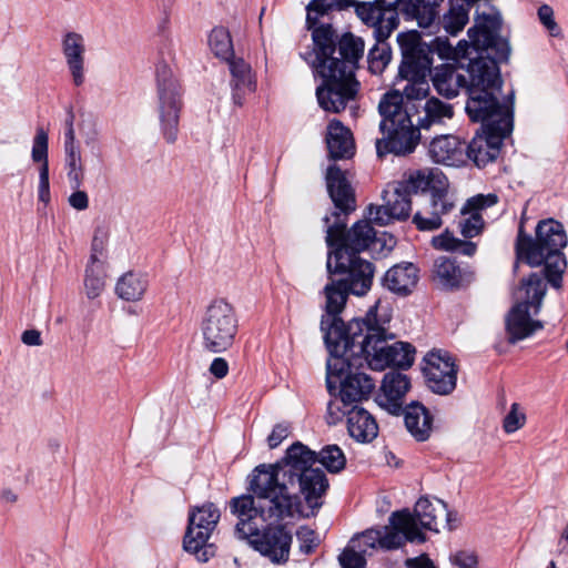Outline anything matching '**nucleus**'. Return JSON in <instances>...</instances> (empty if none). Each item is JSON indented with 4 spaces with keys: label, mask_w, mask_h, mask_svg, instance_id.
Returning <instances> with one entry per match:
<instances>
[{
    "label": "nucleus",
    "mask_w": 568,
    "mask_h": 568,
    "mask_svg": "<svg viewBox=\"0 0 568 568\" xmlns=\"http://www.w3.org/2000/svg\"><path fill=\"white\" fill-rule=\"evenodd\" d=\"M314 454L297 442L276 464H262L254 468L250 479L252 495L231 500L232 513L237 517L235 535L274 564L288 560L292 535L284 526H271L291 517L300 506V495L311 508H318V499L326 491V477L310 468Z\"/></svg>",
    "instance_id": "nucleus-1"
},
{
    "label": "nucleus",
    "mask_w": 568,
    "mask_h": 568,
    "mask_svg": "<svg viewBox=\"0 0 568 568\" xmlns=\"http://www.w3.org/2000/svg\"><path fill=\"white\" fill-rule=\"evenodd\" d=\"M403 91L389 90L378 102L381 115L379 131L383 134L376 140V152L379 158L388 153L406 155L412 153L419 143L420 133L415 125V116L419 114L422 104L429 92L427 79H405Z\"/></svg>",
    "instance_id": "nucleus-4"
},
{
    "label": "nucleus",
    "mask_w": 568,
    "mask_h": 568,
    "mask_svg": "<svg viewBox=\"0 0 568 568\" xmlns=\"http://www.w3.org/2000/svg\"><path fill=\"white\" fill-rule=\"evenodd\" d=\"M105 288V272L103 264L88 263L84 270L83 292L89 300L102 295Z\"/></svg>",
    "instance_id": "nucleus-39"
},
{
    "label": "nucleus",
    "mask_w": 568,
    "mask_h": 568,
    "mask_svg": "<svg viewBox=\"0 0 568 568\" xmlns=\"http://www.w3.org/2000/svg\"><path fill=\"white\" fill-rule=\"evenodd\" d=\"M325 310L327 313V316L331 317V324L328 331H333V334L337 333H344L345 329H343V323L338 318V314L343 311L347 294L349 293L344 286L341 285V283L332 282L331 284H327L325 286ZM326 321L323 318L321 323L322 331L325 333L326 329Z\"/></svg>",
    "instance_id": "nucleus-28"
},
{
    "label": "nucleus",
    "mask_w": 568,
    "mask_h": 568,
    "mask_svg": "<svg viewBox=\"0 0 568 568\" xmlns=\"http://www.w3.org/2000/svg\"><path fill=\"white\" fill-rule=\"evenodd\" d=\"M410 516L414 518L417 529V521L422 527L436 532L440 528L453 529L452 514L448 511L447 505L438 498H419L415 505L414 515L410 514Z\"/></svg>",
    "instance_id": "nucleus-19"
},
{
    "label": "nucleus",
    "mask_w": 568,
    "mask_h": 568,
    "mask_svg": "<svg viewBox=\"0 0 568 568\" xmlns=\"http://www.w3.org/2000/svg\"><path fill=\"white\" fill-rule=\"evenodd\" d=\"M306 448L311 452L308 447ZM312 453L314 454V460L310 465V468L312 469H314L313 465L315 464L316 460H318L331 473H338L345 467V455L337 445H328L324 447L320 452L318 456H316V454L313 450ZM316 469L320 470L325 476V474L320 468Z\"/></svg>",
    "instance_id": "nucleus-41"
},
{
    "label": "nucleus",
    "mask_w": 568,
    "mask_h": 568,
    "mask_svg": "<svg viewBox=\"0 0 568 568\" xmlns=\"http://www.w3.org/2000/svg\"><path fill=\"white\" fill-rule=\"evenodd\" d=\"M432 244L437 250L457 252L466 256H473L477 250L474 242L459 240L448 231L434 236Z\"/></svg>",
    "instance_id": "nucleus-40"
},
{
    "label": "nucleus",
    "mask_w": 568,
    "mask_h": 568,
    "mask_svg": "<svg viewBox=\"0 0 568 568\" xmlns=\"http://www.w3.org/2000/svg\"><path fill=\"white\" fill-rule=\"evenodd\" d=\"M300 549L304 554H311L320 545V537L315 530L307 526H301L296 531Z\"/></svg>",
    "instance_id": "nucleus-52"
},
{
    "label": "nucleus",
    "mask_w": 568,
    "mask_h": 568,
    "mask_svg": "<svg viewBox=\"0 0 568 568\" xmlns=\"http://www.w3.org/2000/svg\"><path fill=\"white\" fill-rule=\"evenodd\" d=\"M547 283L541 274L532 273L521 281L515 293V303H524L537 315L540 312L542 300L546 295Z\"/></svg>",
    "instance_id": "nucleus-30"
},
{
    "label": "nucleus",
    "mask_w": 568,
    "mask_h": 568,
    "mask_svg": "<svg viewBox=\"0 0 568 568\" xmlns=\"http://www.w3.org/2000/svg\"><path fill=\"white\" fill-rule=\"evenodd\" d=\"M428 154L434 162L448 166H459L466 162L464 143L450 134L434 138Z\"/></svg>",
    "instance_id": "nucleus-23"
},
{
    "label": "nucleus",
    "mask_w": 568,
    "mask_h": 568,
    "mask_svg": "<svg viewBox=\"0 0 568 568\" xmlns=\"http://www.w3.org/2000/svg\"><path fill=\"white\" fill-rule=\"evenodd\" d=\"M290 427L286 424H277L267 437V444L271 449L276 448L288 436Z\"/></svg>",
    "instance_id": "nucleus-57"
},
{
    "label": "nucleus",
    "mask_w": 568,
    "mask_h": 568,
    "mask_svg": "<svg viewBox=\"0 0 568 568\" xmlns=\"http://www.w3.org/2000/svg\"><path fill=\"white\" fill-rule=\"evenodd\" d=\"M532 310L524 303H515L505 317L507 339L515 344L542 329V322L535 320Z\"/></svg>",
    "instance_id": "nucleus-20"
},
{
    "label": "nucleus",
    "mask_w": 568,
    "mask_h": 568,
    "mask_svg": "<svg viewBox=\"0 0 568 568\" xmlns=\"http://www.w3.org/2000/svg\"><path fill=\"white\" fill-rule=\"evenodd\" d=\"M450 561L458 568H478V557L471 550H458L450 556Z\"/></svg>",
    "instance_id": "nucleus-55"
},
{
    "label": "nucleus",
    "mask_w": 568,
    "mask_h": 568,
    "mask_svg": "<svg viewBox=\"0 0 568 568\" xmlns=\"http://www.w3.org/2000/svg\"><path fill=\"white\" fill-rule=\"evenodd\" d=\"M347 429L349 435L359 443H369L378 434L375 418L366 409L357 406L347 413Z\"/></svg>",
    "instance_id": "nucleus-31"
},
{
    "label": "nucleus",
    "mask_w": 568,
    "mask_h": 568,
    "mask_svg": "<svg viewBox=\"0 0 568 568\" xmlns=\"http://www.w3.org/2000/svg\"><path fill=\"white\" fill-rule=\"evenodd\" d=\"M410 193L399 183L394 182L383 193L384 203L396 220H405L412 211Z\"/></svg>",
    "instance_id": "nucleus-34"
},
{
    "label": "nucleus",
    "mask_w": 568,
    "mask_h": 568,
    "mask_svg": "<svg viewBox=\"0 0 568 568\" xmlns=\"http://www.w3.org/2000/svg\"><path fill=\"white\" fill-rule=\"evenodd\" d=\"M498 202L496 194H478L466 201L460 210L463 219L459 222V230L464 237L471 239L479 235L484 227L481 212L494 206Z\"/></svg>",
    "instance_id": "nucleus-21"
},
{
    "label": "nucleus",
    "mask_w": 568,
    "mask_h": 568,
    "mask_svg": "<svg viewBox=\"0 0 568 568\" xmlns=\"http://www.w3.org/2000/svg\"><path fill=\"white\" fill-rule=\"evenodd\" d=\"M348 541L347 546L338 556V562L342 568H365V555L358 548Z\"/></svg>",
    "instance_id": "nucleus-50"
},
{
    "label": "nucleus",
    "mask_w": 568,
    "mask_h": 568,
    "mask_svg": "<svg viewBox=\"0 0 568 568\" xmlns=\"http://www.w3.org/2000/svg\"><path fill=\"white\" fill-rule=\"evenodd\" d=\"M365 217L369 223L373 222L381 226L388 225L393 220H396L385 203L383 205H369Z\"/></svg>",
    "instance_id": "nucleus-53"
},
{
    "label": "nucleus",
    "mask_w": 568,
    "mask_h": 568,
    "mask_svg": "<svg viewBox=\"0 0 568 568\" xmlns=\"http://www.w3.org/2000/svg\"><path fill=\"white\" fill-rule=\"evenodd\" d=\"M467 34L468 38H470L468 32ZM470 49L478 53L477 57H494V52L476 47L471 39H469V41L462 40L456 47H453L447 38L438 37L434 41V50L445 59L459 60L469 58L471 61L474 58H470Z\"/></svg>",
    "instance_id": "nucleus-35"
},
{
    "label": "nucleus",
    "mask_w": 568,
    "mask_h": 568,
    "mask_svg": "<svg viewBox=\"0 0 568 568\" xmlns=\"http://www.w3.org/2000/svg\"><path fill=\"white\" fill-rule=\"evenodd\" d=\"M390 318L388 308L378 300L369 307L365 317L354 318L348 323L351 345L357 347L358 355L374 371H384L390 366V344L387 343L394 338L387 328Z\"/></svg>",
    "instance_id": "nucleus-7"
},
{
    "label": "nucleus",
    "mask_w": 568,
    "mask_h": 568,
    "mask_svg": "<svg viewBox=\"0 0 568 568\" xmlns=\"http://www.w3.org/2000/svg\"><path fill=\"white\" fill-rule=\"evenodd\" d=\"M336 0H312L307 6L306 23L312 29L316 48V71L323 83L316 89L322 109L339 113L356 95L358 82L355 69L364 52V42L352 33L344 34L335 47L336 34L329 24L315 27L321 16L327 13Z\"/></svg>",
    "instance_id": "nucleus-2"
},
{
    "label": "nucleus",
    "mask_w": 568,
    "mask_h": 568,
    "mask_svg": "<svg viewBox=\"0 0 568 568\" xmlns=\"http://www.w3.org/2000/svg\"><path fill=\"white\" fill-rule=\"evenodd\" d=\"M325 342L329 352L326 369V383L329 389L336 388L337 384L343 382L352 367V358L357 357L358 351L355 345H351L348 336V325L344 333L333 334V331L325 333Z\"/></svg>",
    "instance_id": "nucleus-15"
},
{
    "label": "nucleus",
    "mask_w": 568,
    "mask_h": 568,
    "mask_svg": "<svg viewBox=\"0 0 568 568\" xmlns=\"http://www.w3.org/2000/svg\"><path fill=\"white\" fill-rule=\"evenodd\" d=\"M423 368L429 388L446 395L456 387L457 371L453 357L442 349H434L425 356Z\"/></svg>",
    "instance_id": "nucleus-17"
},
{
    "label": "nucleus",
    "mask_w": 568,
    "mask_h": 568,
    "mask_svg": "<svg viewBox=\"0 0 568 568\" xmlns=\"http://www.w3.org/2000/svg\"><path fill=\"white\" fill-rule=\"evenodd\" d=\"M68 178L74 187H80L83 181V164L79 148L64 149Z\"/></svg>",
    "instance_id": "nucleus-44"
},
{
    "label": "nucleus",
    "mask_w": 568,
    "mask_h": 568,
    "mask_svg": "<svg viewBox=\"0 0 568 568\" xmlns=\"http://www.w3.org/2000/svg\"><path fill=\"white\" fill-rule=\"evenodd\" d=\"M432 81L438 94L447 99L455 98L459 93V90L463 88L467 89L469 83L464 74L448 64L435 68Z\"/></svg>",
    "instance_id": "nucleus-33"
},
{
    "label": "nucleus",
    "mask_w": 568,
    "mask_h": 568,
    "mask_svg": "<svg viewBox=\"0 0 568 568\" xmlns=\"http://www.w3.org/2000/svg\"><path fill=\"white\" fill-rule=\"evenodd\" d=\"M434 274L438 283L445 288H457L465 282L462 268L453 260L445 256L435 261Z\"/></svg>",
    "instance_id": "nucleus-38"
},
{
    "label": "nucleus",
    "mask_w": 568,
    "mask_h": 568,
    "mask_svg": "<svg viewBox=\"0 0 568 568\" xmlns=\"http://www.w3.org/2000/svg\"><path fill=\"white\" fill-rule=\"evenodd\" d=\"M38 199L44 204L50 202L49 169L45 168H39Z\"/></svg>",
    "instance_id": "nucleus-56"
},
{
    "label": "nucleus",
    "mask_w": 568,
    "mask_h": 568,
    "mask_svg": "<svg viewBox=\"0 0 568 568\" xmlns=\"http://www.w3.org/2000/svg\"><path fill=\"white\" fill-rule=\"evenodd\" d=\"M410 388L407 375L399 372L385 374L377 402L390 414L398 415L404 405L405 396Z\"/></svg>",
    "instance_id": "nucleus-22"
},
{
    "label": "nucleus",
    "mask_w": 568,
    "mask_h": 568,
    "mask_svg": "<svg viewBox=\"0 0 568 568\" xmlns=\"http://www.w3.org/2000/svg\"><path fill=\"white\" fill-rule=\"evenodd\" d=\"M425 116L420 118L419 114L415 116V125L420 129H429L433 124L442 123L445 119H452L454 115L453 106L444 103L437 98L427 100L424 104Z\"/></svg>",
    "instance_id": "nucleus-37"
},
{
    "label": "nucleus",
    "mask_w": 568,
    "mask_h": 568,
    "mask_svg": "<svg viewBox=\"0 0 568 568\" xmlns=\"http://www.w3.org/2000/svg\"><path fill=\"white\" fill-rule=\"evenodd\" d=\"M232 75V100L235 105L242 106L246 93L255 90V81L253 80L252 69L242 58L232 57L226 60Z\"/></svg>",
    "instance_id": "nucleus-27"
},
{
    "label": "nucleus",
    "mask_w": 568,
    "mask_h": 568,
    "mask_svg": "<svg viewBox=\"0 0 568 568\" xmlns=\"http://www.w3.org/2000/svg\"><path fill=\"white\" fill-rule=\"evenodd\" d=\"M510 132L507 118L499 121L498 125L481 128V132H477L465 149L466 159H470L478 168L495 161L499 155L504 139Z\"/></svg>",
    "instance_id": "nucleus-16"
},
{
    "label": "nucleus",
    "mask_w": 568,
    "mask_h": 568,
    "mask_svg": "<svg viewBox=\"0 0 568 568\" xmlns=\"http://www.w3.org/2000/svg\"><path fill=\"white\" fill-rule=\"evenodd\" d=\"M413 223L419 231H435L442 227L443 215L424 205L413 216Z\"/></svg>",
    "instance_id": "nucleus-46"
},
{
    "label": "nucleus",
    "mask_w": 568,
    "mask_h": 568,
    "mask_svg": "<svg viewBox=\"0 0 568 568\" xmlns=\"http://www.w3.org/2000/svg\"><path fill=\"white\" fill-rule=\"evenodd\" d=\"M356 14L364 23L374 28L377 43L368 52V68L372 73L381 74L392 59V50L386 40L399 23L397 0L358 3Z\"/></svg>",
    "instance_id": "nucleus-8"
},
{
    "label": "nucleus",
    "mask_w": 568,
    "mask_h": 568,
    "mask_svg": "<svg viewBox=\"0 0 568 568\" xmlns=\"http://www.w3.org/2000/svg\"><path fill=\"white\" fill-rule=\"evenodd\" d=\"M425 205L432 211L445 216L453 211L455 202L448 192V187H443V190L432 193Z\"/></svg>",
    "instance_id": "nucleus-47"
},
{
    "label": "nucleus",
    "mask_w": 568,
    "mask_h": 568,
    "mask_svg": "<svg viewBox=\"0 0 568 568\" xmlns=\"http://www.w3.org/2000/svg\"><path fill=\"white\" fill-rule=\"evenodd\" d=\"M538 18L540 23L548 30L551 37H560L561 29L555 21L554 10L548 4H542L538 9Z\"/></svg>",
    "instance_id": "nucleus-54"
},
{
    "label": "nucleus",
    "mask_w": 568,
    "mask_h": 568,
    "mask_svg": "<svg viewBox=\"0 0 568 568\" xmlns=\"http://www.w3.org/2000/svg\"><path fill=\"white\" fill-rule=\"evenodd\" d=\"M500 26L501 18L498 12L483 13L477 18L476 24L468 29L473 43L494 52V57H475L469 62L466 112L473 121L481 122V128L498 125L499 121L507 118L513 130L511 110L508 105L500 104L497 98L501 89L498 63L507 62L511 52L508 40L498 34Z\"/></svg>",
    "instance_id": "nucleus-3"
},
{
    "label": "nucleus",
    "mask_w": 568,
    "mask_h": 568,
    "mask_svg": "<svg viewBox=\"0 0 568 568\" xmlns=\"http://www.w3.org/2000/svg\"><path fill=\"white\" fill-rule=\"evenodd\" d=\"M148 290L146 278L138 273L128 272L116 282V295L128 302H138L142 300Z\"/></svg>",
    "instance_id": "nucleus-36"
},
{
    "label": "nucleus",
    "mask_w": 568,
    "mask_h": 568,
    "mask_svg": "<svg viewBox=\"0 0 568 568\" xmlns=\"http://www.w3.org/2000/svg\"><path fill=\"white\" fill-rule=\"evenodd\" d=\"M104 250V240L103 237H99L98 234L94 235L91 246V255L88 263L95 264H103V262L100 260V256L102 255Z\"/></svg>",
    "instance_id": "nucleus-59"
},
{
    "label": "nucleus",
    "mask_w": 568,
    "mask_h": 568,
    "mask_svg": "<svg viewBox=\"0 0 568 568\" xmlns=\"http://www.w3.org/2000/svg\"><path fill=\"white\" fill-rule=\"evenodd\" d=\"M526 423V415L520 409L519 404L514 403L510 407V410L504 418V430L507 434H511L520 429Z\"/></svg>",
    "instance_id": "nucleus-51"
},
{
    "label": "nucleus",
    "mask_w": 568,
    "mask_h": 568,
    "mask_svg": "<svg viewBox=\"0 0 568 568\" xmlns=\"http://www.w3.org/2000/svg\"><path fill=\"white\" fill-rule=\"evenodd\" d=\"M220 510L212 503L193 507L189 513V525L183 540L185 551L194 554L199 561L205 562L213 556L207 540L217 525Z\"/></svg>",
    "instance_id": "nucleus-13"
},
{
    "label": "nucleus",
    "mask_w": 568,
    "mask_h": 568,
    "mask_svg": "<svg viewBox=\"0 0 568 568\" xmlns=\"http://www.w3.org/2000/svg\"><path fill=\"white\" fill-rule=\"evenodd\" d=\"M444 0H416L417 19L420 27L427 28L437 17L436 8Z\"/></svg>",
    "instance_id": "nucleus-49"
},
{
    "label": "nucleus",
    "mask_w": 568,
    "mask_h": 568,
    "mask_svg": "<svg viewBox=\"0 0 568 568\" xmlns=\"http://www.w3.org/2000/svg\"><path fill=\"white\" fill-rule=\"evenodd\" d=\"M469 8L464 1L457 0L450 4L443 17V27L452 36H456L468 22Z\"/></svg>",
    "instance_id": "nucleus-42"
},
{
    "label": "nucleus",
    "mask_w": 568,
    "mask_h": 568,
    "mask_svg": "<svg viewBox=\"0 0 568 568\" xmlns=\"http://www.w3.org/2000/svg\"><path fill=\"white\" fill-rule=\"evenodd\" d=\"M31 158L40 168L49 169L48 161V134L43 129H38L33 138Z\"/></svg>",
    "instance_id": "nucleus-48"
},
{
    "label": "nucleus",
    "mask_w": 568,
    "mask_h": 568,
    "mask_svg": "<svg viewBox=\"0 0 568 568\" xmlns=\"http://www.w3.org/2000/svg\"><path fill=\"white\" fill-rule=\"evenodd\" d=\"M326 144L332 159H348L355 153V144L351 130L338 120H333L327 126Z\"/></svg>",
    "instance_id": "nucleus-29"
},
{
    "label": "nucleus",
    "mask_w": 568,
    "mask_h": 568,
    "mask_svg": "<svg viewBox=\"0 0 568 568\" xmlns=\"http://www.w3.org/2000/svg\"><path fill=\"white\" fill-rule=\"evenodd\" d=\"M407 432L417 440L425 442L434 429L430 412L420 403L413 402L403 409Z\"/></svg>",
    "instance_id": "nucleus-26"
},
{
    "label": "nucleus",
    "mask_w": 568,
    "mask_h": 568,
    "mask_svg": "<svg viewBox=\"0 0 568 568\" xmlns=\"http://www.w3.org/2000/svg\"><path fill=\"white\" fill-rule=\"evenodd\" d=\"M209 45L214 55L222 60L234 57L233 43L230 32L222 28H214L209 36Z\"/></svg>",
    "instance_id": "nucleus-43"
},
{
    "label": "nucleus",
    "mask_w": 568,
    "mask_h": 568,
    "mask_svg": "<svg viewBox=\"0 0 568 568\" xmlns=\"http://www.w3.org/2000/svg\"><path fill=\"white\" fill-rule=\"evenodd\" d=\"M327 270L329 273L344 274L338 282L354 295L362 296L371 290L374 277L373 264L346 248H335L328 254Z\"/></svg>",
    "instance_id": "nucleus-11"
},
{
    "label": "nucleus",
    "mask_w": 568,
    "mask_h": 568,
    "mask_svg": "<svg viewBox=\"0 0 568 568\" xmlns=\"http://www.w3.org/2000/svg\"><path fill=\"white\" fill-rule=\"evenodd\" d=\"M397 42L403 60L398 69L400 79H427L433 63L432 50L422 42L417 31L398 33Z\"/></svg>",
    "instance_id": "nucleus-14"
},
{
    "label": "nucleus",
    "mask_w": 568,
    "mask_h": 568,
    "mask_svg": "<svg viewBox=\"0 0 568 568\" xmlns=\"http://www.w3.org/2000/svg\"><path fill=\"white\" fill-rule=\"evenodd\" d=\"M419 270L409 262L396 264L384 276V286L394 294L407 296L417 286Z\"/></svg>",
    "instance_id": "nucleus-25"
},
{
    "label": "nucleus",
    "mask_w": 568,
    "mask_h": 568,
    "mask_svg": "<svg viewBox=\"0 0 568 568\" xmlns=\"http://www.w3.org/2000/svg\"><path fill=\"white\" fill-rule=\"evenodd\" d=\"M390 366L408 368L414 362L415 348L404 342H395L389 348Z\"/></svg>",
    "instance_id": "nucleus-45"
},
{
    "label": "nucleus",
    "mask_w": 568,
    "mask_h": 568,
    "mask_svg": "<svg viewBox=\"0 0 568 568\" xmlns=\"http://www.w3.org/2000/svg\"><path fill=\"white\" fill-rule=\"evenodd\" d=\"M159 119L164 139L169 143L176 141L180 112L182 109L181 88L166 65L156 70Z\"/></svg>",
    "instance_id": "nucleus-12"
},
{
    "label": "nucleus",
    "mask_w": 568,
    "mask_h": 568,
    "mask_svg": "<svg viewBox=\"0 0 568 568\" xmlns=\"http://www.w3.org/2000/svg\"><path fill=\"white\" fill-rule=\"evenodd\" d=\"M200 331L203 347L211 353H222L232 347L239 331V317L232 303L214 298L201 318Z\"/></svg>",
    "instance_id": "nucleus-10"
},
{
    "label": "nucleus",
    "mask_w": 568,
    "mask_h": 568,
    "mask_svg": "<svg viewBox=\"0 0 568 568\" xmlns=\"http://www.w3.org/2000/svg\"><path fill=\"white\" fill-rule=\"evenodd\" d=\"M79 148L75 144V132L74 129H67L64 133V149Z\"/></svg>",
    "instance_id": "nucleus-63"
},
{
    "label": "nucleus",
    "mask_w": 568,
    "mask_h": 568,
    "mask_svg": "<svg viewBox=\"0 0 568 568\" xmlns=\"http://www.w3.org/2000/svg\"><path fill=\"white\" fill-rule=\"evenodd\" d=\"M568 240L564 225L552 219L538 222L536 236L525 234L524 226H519L515 245L517 262L523 261L529 266L536 267L545 264V277L555 288L562 285V274L567 267V261L562 250Z\"/></svg>",
    "instance_id": "nucleus-6"
},
{
    "label": "nucleus",
    "mask_w": 568,
    "mask_h": 568,
    "mask_svg": "<svg viewBox=\"0 0 568 568\" xmlns=\"http://www.w3.org/2000/svg\"><path fill=\"white\" fill-rule=\"evenodd\" d=\"M69 204L78 210L83 211L89 206V197L84 191L77 190L69 196Z\"/></svg>",
    "instance_id": "nucleus-58"
},
{
    "label": "nucleus",
    "mask_w": 568,
    "mask_h": 568,
    "mask_svg": "<svg viewBox=\"0 0 568 568\" xmlns=\"http://www.w3.org/2000/svg\"><path fill=\"white\" fill-rule=\"evenodd\" d=\"M61 50L73 85H83L87 73L84 37L75 31L65 32L61 40Z\"/></svg>",
    "instance_id": "nucleus-18"
},
{
    "label": "nucleus",
    "mask_w": 568,
    "mask_h": 568,
    "mask_svg": "<svg viewBox=\"0 0 568 568\" xmlns=\"http://www.w3.org/2000/svg\"><path fill=\"white\" fill-rule=\"evenodd\" d=\"M1 497L4 501L10 503V504L16 503L18 499L17 494L14 491H12L11 489L3 490Z\"/></svg>",
    "instance_id": "nucleus-64"
},
{
    "label": "nucleus",
    "mask_w": 568,
    "mask_h": 568,
    "mask_svg": "<svg viewBox=\"0 0 568 568\" xmlns=\"http://www.w3.org/2000/svg\"><path fill=\"white\" fill-rule=\"evenodd\" d=\"M21 341L28 346H41V333L38 329H27L21 335Z\"/></svg>",
    "instance_id": "nucleus-62"
},
{
    "label": "nucleus",
    "mask_w": 568,
    "mask_h": 568,
    "mask_svg": "<svg viewBox=\"0 0 568 568\" xmlns=\"http://www.w3.org/2000/svg\"><path fill=\"white\" fill-rule=\"evenodd\" d=\"M326 184L335 209L339 211L332 214L335 219L333 224H329V216L324 217V222L327 225V245L329 247L346 248L354 254L368 248L374 242L376 233L367 220L356 222L348 232H345L346 223L341 219V214L346 216L355 211L356 199L345 173L337 165H331L327 169Z\"/></svg>",
    "instance_id": "nucleus-5"
},
{
    "label": "nucleus",
    "mask_w": 568,
    "mask_h": 568,
    "mask_svg": "<svg viewBox=\"0 0 568 568\" xmlns=\"http://www.w3.org/2000/svg\"><path fill=\"white\" fill-rule=\"evenodd\" d=\"M209 371L214 377L221 379L227 375L229 364L224 358L216 357L212 361Z\"/></svg>",
    "instance_id": "nucleus-60"
},
{
    "label": "nucleus",
    "mask_w": 568,
    "mask_h": 568,
    "mask_svg": "<svg viewBox=\"0 0 568 568\" xmlns=\"http://www.w3.org/2000/svg\"><path fill=\"white\" fill-rule=\"evenodd\" d=\"M425 535L416 528L415 520L408 510L395 511L389 517V525L377 529H367L349 541L365 556L377 550H392L402 547L406 541L424 542Z\"/></svg>",
    "instance_id": "nucleus-9"
},
{
    "label": "nucleus",
    "mask_w": 568,
    "mask_h": 568,
    "mask_svg": "<svg viewBox=\"0 0 568 568\" xmlns=\"http://www.w3.org/2000/svg\"><path fill=\"white\" fill-rule=\"evenodd\" d=\"M410 194L430 191V194L448 187L445 174L438 169L425 168L412 171L398 181Z\"/></svg>",
    "instance_id": "nucleus-24"
},
{
    "label": "nucleus",
    "mask_w": 568,
    "mask_h": 568,
    "mask_svg": "<svg viewBox=\"0 0 568 568\" xmlns=\"http://www.w3.org/2000/svg\"><path fill=\"white\" fill-rule=\"evenodd\" d=\"M405 566L407 568H436L434 562L426 555L406 559Z\"/></svg>",
    "instance_id": "nucleus-61"
},
{
    "label": "nucleus",
    "mask_w": 568,
    "mask_h": 568,
    "mask_svg": "<svg viewBox=\"0 0 568 568\" xmlns=\"http://www.w3.org/2000/svg\"><path fill=\"white\" fill-rule=\"evenodd\" d=\"M339 384V396L345 405L368 398L375 387L368 375L358 372L348 373Z\"/></svg>",
    "instance_id": "nucleus-32"
}]
</instances>
